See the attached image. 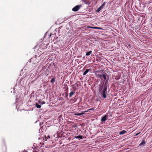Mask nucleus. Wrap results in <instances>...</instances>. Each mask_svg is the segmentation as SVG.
I'll use <instances>...</instances> for the list:
<instances>
[{
    "instance_id": "nucleus-1",
    "label": "nucleus",
    "mask_w": 152,
    "mask_h": 152,
    "mask_svg": "<svg viewBox=\"0 0 152 152\" xmlns=\"http://www.w3.org/2000/svg\"><path fill=\"white\" fill-rule=\"evenodd\" d=\"M99 93L101 97L104 98V83H102L100 85Z\"/></svg>"
},
{
    "instance_id": "nucleus-2",
    "label": "nucleus",
    "mask_w": 152,
    "mask_h": 152,
    "mask_svg": "<svg viewBox=\"0 0 152 152\" xmlns=\"http://www.w3.org/2000/svg\"><path fill=\"white\" fill-rule=\"evenodd\" d=\"M105 48L111 50L113 48L112 44L110 43L108 40H105Z\"/></svg>"
},
{
    "instance_id": "nucleus-3",
    "label": "nucleus",
    "mask_w": 152,
    "mask_h": 152,
    "mask_svg": "<svg viewBox=\"0 0 152 152\" xmlns=\"http://www.w3.org/2000/svg\"><path fill=\"white\" fill-rule=\"evenodd\" d=\"M82 7V5H76L72 9V10L74 12H77L78 11L80 8Z\"/></svg>"
},
{
    "instance_id": "nucleus-4",
    "label": "nucleus",
    "mask_w": 152,
    "mask_h": 152,
    "mask_svg": "<svg viewBox=\"0 0 152 152\" xmlns=\"http://www.w3.org/2000/svg\"><path fill=\"white\" fill-rule=\"evenodd\" d=\"M104 5V2L101 6L99 7L96 10L97 12H99L102 9V7Z\"/></svg>"
},
{
    "instance_id": "nucleus-5",
    "label": "nucleus",
    "mask_w": 152,
    "mask_h": 152,
    "mask_svg": "<svg viewBox=\"0 0 152 152\" xmlns=\"http://www.w3.org/2000/svg\"><path fill=\"white\" fill-rule=\"evenodd\" d=\"M91 69H86V71L84 72L83 73V75H86L88 72L90 71L91 70Z\"/></svg>"
},
{
    "instance_id": "nucleus-6",
    "label": "nucleus",
    "mask_w": 152,
    "mask_h": 152,
    "mask_svg": "<svg viewBox=\"0 0 152 152\" xmlns=\"http://www.w3.org/2000/svg\"><path fill=\"white\" fill-rule=\"evenodd\" d=\"M75 93V91H72L70 92L69 94V96L70 97H71L72 96L74 95Z\"/></svg>"
},
{
    "instance_id": "nucleus-7",
    "label": "nucleus",
    "mask_w": 152,
    "mask_h": 152,
    "mask_svg": "<svg viewBox=\"0 0 152 152\" xmlns=\"http://www.w3.org/2000/svg\"><path fill=\"white\" fill-rule=\"evenodd\" d=\"M83 136L82 135H79L77 136H75V138L76 139L79 138V139H81V140L83 139Z\"/></svg>"
},
{
    "instance_id": "nucleus-8",
    "label": "nucleus",
    "mask_w": 152,
    "mask_h": 152,
    "mask_svg": "<svg viewBox=\"0 0 152 152\" xmlns=\"http://www.w3.org/2000/svg\"><path fill=\"white\" fill-rule=\"evenodd\" d=\"M126 132V131L124 130H123V131L119 132V134H124Z\"/></svg>"
},
{
    "instance_id": "nucleus-9",
    "label": "nucleus",
    "mask_w": 152,
    "mask_h": 152,
    "mask_svg": "<svg viewBox=\"0 0 152 152\" xmlns=\"http://www.w3.org/2000/svg\"><path fill=\"white\" fill-rule=\"evenodd\" d=\"M145 141L142 140V142L139 145V146H141L142 145H144L145 144Z\"/></svg>"
},
{
    "instance_id": "nucleus-10",
    "label": "nucleus",
    "mask_w": 152,
    "mask_h": 152,
    "mask_svg": "<svg viewBox=\"0 0 152 152\" xmlns=\"http://www.w3.org/2000/svg\"><path fill=\"white\" fill-rule=\"evenodd\" d=\"M92 53V51H89L87 52L86 53V56H89Z\"/></svg>"
},
{
    "instance_id": "nucleus-11",
    "label": "nucleus",
    "mask_w": 152,
    "mask_h": 152,
    "mask_svg": "<svg viewBox=\"0 0 152 152\" xmlns=\"http://www.w3.org/2000/svg\"><path fill=\"white\" fill-rule=\"evenodd\" d=\"M38 102L39 103H40L41 104H45V102H42L41 101V100H39L38 101Z\"/></svg>"
},
{
    "instance_id": "nucleus-12",
    "label": "nucleus",
    "mask_w": 152,
    "mask_h": 152,
    "mask_svg": "<svg viewBox=\"0 0 152 152\" xmlns=\"http://www.w3.org/2000/svg\"><path fill=\"white\" fill-rule=\"evenodd\" d=\"M84 113H75V115L80 116L81 115L84 114Z\"/></svg>"
},
{
    "instance_id": "nucleus-13",
    "label": "nucleus",
    "mask_w": 152,
    "mask_h": 152,
    "mask_svg": "<svg viewBox=\"0 0 152 152\" xmlns=\"http://www.w3.org/2000/svg\"><path fill=\"white\" fill-rule=\"evenodd\" d=\"M35 106L37 108H40L41 107V105H39L37 103L35 104Z\"/></svg>"
},
{
    "instance_id": "nucleus-14",
    "label": "nucleus",
    "mask_w": 152,
    "mask_h": 152,
    "mask_svg": "<svg viewBox=\"0 0 152 152\" xmlns=\"http://www.w3.org/2000/svg\"><path fill=\"white\" fill-rule=\"evenodd\" d=\"M101 77V78H102V77L104 79V74H100L99 75Z\"/></svg>"
},
{
    "instance_id": "nucleus-15",
    "label": "nucleus",
    "mask_w": 152,
    "mask_h": 152,
    "mask_svg": "<svg viewBox=\"0 0 152 152\" xmlns=\"http://www.w3.org/2000/svg\"><path fill=\"white\" fill-rule=\"evenodd\" d=\"M50 138V136L49 135H48L47 137L45 136V140L46 141L47 139L48 138Z\"/></svg>"
},
{
    "instance_id": "nucleus-16",
    "label": "nucleus",
    "mask_w": 152,
    "mask_h": 152,
    "mask_svg": "<svg viewBox=\"0 0 152 152\" xmlns=\"http://www.w3.org/2000/svg\"><path fill=\"white\" fill-rule=\"evenodd\" d=\"M55 79L54 78H52L51 81H50V82L52 83H54V82H55Z\"/></svg>"
},
{
    "instance_id": "nucleus-17",
    "label": "nucleus",
    "mask_w": 152,
    "mask_h": 152,
    "mask_svg": "<svg viewBox=\"0 0 152 152\" xmlns=\"http://www.w3.org/2000/svg\"><path fill=\"white\" fill-rule=\"evenodd\" d=\"M120 79V76H116L115 78V79H116V80H118L119 79Z\"/></svg>"
},
{
    "instance_id": "nucleus-18",
    "label": "nucleus",
    "mask_w": 152,
    "mask_h": 152,
    "mask_svg": "<svg viewBox=\"0 0 152 152\" xmlns=\"http://www.w3.org/2000/svg\"><path fill=\"white\" fill-rule=\"evenodd\" d=\"M82 1L84 2L85 4H87L88 2L87 0H82Z\"/></svg>"
},
{
    "instance_id": "nucleus-19",
    "label": "nucleus",
    "mask_w": 152,
    "mask_h": 152,
    "mask_svg": "<svg viewBox=\"0 0 152 152\" xmlns=\"http://www.w3.org/2000/svg\"><path fill=\"white\" fill-rule=\"evenodd\" d=\"M101 120L102 121H104V116L102 117V118Z\"/></svg>"
},
{
    "instance_id": "nucleus-20",
    "label": "nucleus",
    "mask_w": 152,
    "mask_h": 152,
    "mask_svg": "<svg viewBox=\"0 0 152 152\" xmlns=\"http://www.w3.org/2000/svg\"><path fill=\"white\" fill-rule=\"evenodd\" d=\"M87 27L88 28H95V27H92V26H88V27Z\"/></svg>"
},
{
    "instance_id": "nucleus-21",
    "label": "nucleus",
    "mask_w": 152,
    "mask_h": 152,
    "mask_svg": "<svg viewBox=\"0 0 152 152\" xmlns=\"http://www.w3.org/2000/svg\"><path fill=\"white\" fill-rule=\"evenodd\" d=\"M93 110V109H90L87 110L86 112H88L89 110Z\"/></svg>"
},
{
    "instance_id": "nucleus-22",
    "label": "nucleus",
    "mask_w": 152,
    "mask_h": 152,
    "mask_svg": "<svg viewBox=\"0 0 152 152\" xmlns=\"http://www.w3.org/2000/svg\"><path fill=\"white\" fill-rule=\"evenodd\" d=\"M140 133V132H139L138 133H137V134H136L135 136H137Z\"/></svg>"
},
{
    "instance_id": "nucleus-23",
    "label": "nucleus",
    "mask_w": 152,
    "mask_h": 152,
    "mask_svg": "<svg viewBox=\"0 0 152 152\" xmlns=\"http://www.w3.org/2000/svg\"><path fill=\"white\" fill-rule=\"evenodd\" d=\"M107 116L106 115H105V121L107 120Z\"/></svg>"
},
{
    "instance_id": "nucleus-24",
    "label": "nucleus",
    "mask_w": 152,
    "mask_h": 152,
    "mask_svg": "<svg viewBox=\"0 0 152 152\" xmlns=\"http://www.w3.org/2000/svg\"><path fill=\"white\" fill-rule=\"evenodd\" d=\"M106 75H107L105 74V80H106Z\"/></svg>"
},
{
    "instance_id": "nucleus-25",
    "label": "nucleus",
    "mask_w": 152,
    "mask_h": 152,
    "mask_svg": "<svg viewBox=\"0 0 152 152\" xmlns=\"http://www.w3.org/2000/svg\"><path fill=\"white\" fill-rule=\"evenodd\" d=\"M106 90H107V88L105 87V91Z\"/></svg>"
},
{
    "instance_id": "nucleus-26",
    "label": "nucleus",
    "mask_w": 152,
    "mask_h": 152,
    "mask_svg": "<svg viewBox=\"0 0 152 152\" xmlns=\"http://www.w3.org/2000/svg\"><path fill=\"white\" fill-rule=\"evenodd\" d=\"M76 84L77 86H78V84L77 83H76Z\"/></svg>"
},
{
    "instance_id": "nucleus-27",
    "label": "nucleus",
    "mask_w": 152,
    "mask_h": 152,
    "mask_svg": "<svg viewBox=\"0 0 152 152\" xmlns=\"http://www.w3.org/2000/svg\"><path fill=\"white\" fill-rule=\"evenodd\" d=\"M105 98L106 97V95H105Z\"/></svg>"
},
{
    "instance_id": "nucleus-28",
    "label": "nucleus",
    "mask_w": 152,
    "mask_h": 152,
    "mask_svg": "<svg viewBox=\"0 0 152 152\" xmlns=\"http://www.w3.org/2000/svg\"><path fill=\"white\" fill-rule=\"evenodd\" d=\"M66 95V96H67L68 95V94H67Z\"/></svg>"
}]
</instances>
